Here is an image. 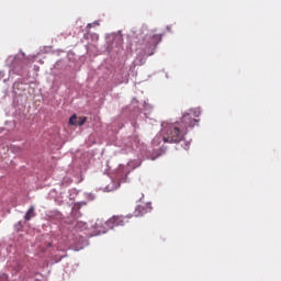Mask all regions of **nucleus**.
I'll list each match as a JSON object with an SVG mask.
<instances>
[{"mask_svg":"<svg viewBox=\"0 0 281 281\" xmlns=\"http://www.w3.org/2000/svg\"><path fill=\"white\" fill-rule=\"evenodd\" d=\"M201 116L200 109H191L182 114L180 122L173 124H168L164 128V142L167 144H179L186 139L188 135V128H194L199 120L196 117Z\"/></svg>","mask_w":281,"mask_h":281,"instance_id":"f257e3e1","label":"nucleus"},{"mask_svg":"<svg viewBox=\"0 0 281 281\" xmlns=\"http://www.w3.org/2000/svg\"><path fill=\"white\" fill-rule=\"evenodd\" d=\"M135 43V52H139L140 56H153L155 54V47L161 43V34H155L153 32L140 36Z\"/></svg>","mask_w":281,"mask_h":281,"instance_id":"f03ea898","label":"nucleus"},{"mask_svg":"<svg viewBox=\"0 0 281 281\" xmlns=\"http://www.w3.org/2000/svg\"><path fill=\"white\" fill-rule=\"evenodd\" d=\"M127 222H128L127 216L113 215L106 222H104V224L106 225V227H109V229H113L114 227H122L126 225Z\"/></svg>","mask_w":281,"mask_h":281,"instance_id":"7ed1b4c3","label":"nucleus"},{"mask_svg":"<svg viewBox=\"0 0 281 281\" xmlns=\"http://www.w3.org/2000/svg\"><path fill=\"white\" fill-rule=\"evenodd\" d=\"M34 206H30V209L27 210V212L24 215V221H32V218H34V216H36V213L34 212Z\"/></svg>","mask_w":281,"mask_h":281,"instance_id":"20e7f679","label":"nucleus"},{"mask_svg":"<svg viewBox=\"0 0 281 281\" xmlns=\"http://www.w3.org/2000/svg\"><path fill=\"white\" fill-rule=\"evenodd\" d=\"M19 65H20V67H22V66H21V58L14 57V58L12 59V63H11L12 69H18V68H19Z\"/></svg>","mask_w":281,"mask_h":281,"instance_id":"39448f33","label":"nucleus"},{"mask_svg":"<svg viewBox=\"0 0 281 281\" xmlns=\"http://www.w3.org/2000/svg\"><path fill=\"white\" fill-rule=\"evenodd\" d=\"M69 124H70V126H78V116L76 114L70 116Z\"/></svg>","mask_w":281,"mask_h":281,"instance_id":"423d86ee","label":"nucleus"},{"mask_svg":"<svg viewBox=\"0 0 281 281\" xmlns=\"http://www.w3.org/2000/svg\"><path fill=\"white\" fill-rule=\"evenodd\" d=\"M143 214H144V206L138 205V206L135 209L134 215H135V216H142Z\"/></svg>","mask_w":281,"mask_h":281,"instance_id":"0eeeda50","label":"nucleus"},{"mask_svg":"<svg viewBox=\"0 0 281 281\" xmlns=\"http://www.w3.org/2000/svg\"><path fill=\"white\" fill-rule=\"evenodd\" d=\"M86 122H87V116L77 117V126H85Z\"/></svg>","mask_w":281,"mask_h":281,"instance_id":"6e6552de","label":"nucleus"},{"mask_svg":"<svg viewBox=\"0 0 281 281\" xmlns=\"http://www.w3.org/2000/svg\"><path fill=\"white\" fill-rule=\"evenodd\" d=\"M102 225H104V222L102 220H97L94 227L95 229H99L100 227H102Z\"/></svg>","mask_w":281,"mask_h":281,"instance_id":"1a4fd4ad","label":"nucleus"},{"mask_svg":"<svg viewBox=\"0 0 281 281\" xmlns=\"http://www.w3.org/2000/svg\"><path fill=\"white\" fill-rule=\"evenodd\" d=\"M184 148H186V150H188V148H190V143H186Z\"/></svg>","mask_w":281,"mask_h":281,"instance_id":"9d476101","label":"nucleus"},{"mask_svg":"<svg viewBox=\"0 0 281 281\" xmlns=\"http://www.w3.org/2000/svg\"><path fill=\"white\" fill-rule=\"evenodd\" d=\"M130 49H133V44H130Z\"/></svg>","mask_w":281,"mask_h":281,"instance_id":"9b49d317","label":"nucleus"},{"mask_svg":"<svg viewBox=\"0 0 281 281\" xmlns=\"http://www.w3.org/2000/svg\"><path fill=\"white\" fill-rule=\"evenodd\" d=\"M87 27H91V24H88Z\"/></svg>","mask_w":281,"mask_h":281,"instance_id":"f8f14e48","label":"nucleus"},{"mask_svg":"<svg viewBox=\"0 0 281 281\" xmlns=\"http://www.w3.org/2000/svg\"><path fill=\"white\" fill-rule=\"evenodd\" d=\"M81 205H87V204L83 202V203H81Z\"/></svg>","mask_w":281,"mask_h":281,"instance_id":"ddd939ff","label":"nucleus"},{"mask_svg":"<svg viewBox=\"0 0 281 281\" xmlns=\"http://www.w3.org/2000/svg\"><path fill=\"white\" fill-rule=\"evenodd\" d=\"M18 225H20V227H21V223H19Z\"/></svg>","mask_w":281,"mask_h":281,"instance_id":"4468645a","label":"nucleus"}]
</instances>
